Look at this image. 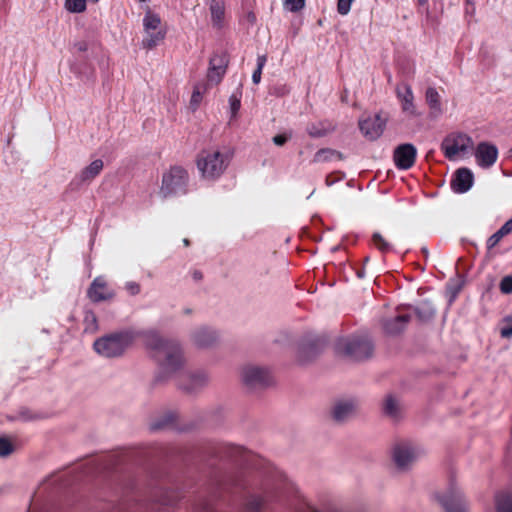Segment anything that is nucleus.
<instances>
[{
    "instance_id": "obj_51",
    "label": "nucleus",
    "mask_w": 512,
    "mask_h": 512,
    "mask_svg": "<svg viewBox=\"0 0 512 512\" xmlns=\"http://www.w3.org/2000/svg\"><path fill=\"white\" fill-rule=\"evenodd\" d=\"M364 275H365V272H364V270H363V269H361V270L357 271V276H358V278H360V279H361V278H363V277H364Z\"/></svg>"
},
{
    "instance_id": "obj_9",
    "label": "nucleus",
    "mask_w": 512,
    "mask_h": 512,
    "mask_svg": "<svg viewBox=\"0 0 512 512\" xmlns=\"http://www.w3.org/2000/svg\"><path fill=\"white\" fill-rule=\"evenodd\" d=\"M243 383L250 389L264 388L272 384V375L268 368L256 365L245 366L241 371Z\"/></svg>"
},
{
    "instance_id": "obj_21",
    "label": "nucleus",
    "mask_w": 512,
    "mask_h": 512,
    "mask_svg": "<svg viewBox=\"0 0 512 512\" xmlns=\"http://www.w3.org/2000/svg\"><path fill=\"white\" fill-rule=\"evenodd\" d=\"M411 317L408 314H399L393 318L384 319L382 321V328L385 334L389 336H396L404 331Z\"/></svg>"
},
{
    "instance_id": "obj_12",
    "label": "nucleus",
    "mask_w": 512,
    "mask_h": 512,
    "mask_svg": "<svg viewBox=\"0 0 512 512\" xmlns=\"http://www.w3.org/2000/svg\"><path fill=\"white\" fill-rule=\"evenodd\" d=\"M357 403L353 399H339L335 401L330 410L332 420L338 424L347 422L355 416Z\"/></svg>"
},
{
    "instance_id": "obj_35",
    "label": "nucleus",
    "mask_w": 512,
    "mask_h": 512,
    "mask_svg": "<svg viewBox=\"0 0 512 512\" xmlns=\"http://www.w3.org/2000/svg\"><path fill=\"white\" fill-rule=\"evenodd\" d=\"M266 61H267L266 55H259L257 57V68L254 70V72L252 74V81L254 84L260 83L262 70L266 64Z\"/></svg>"
},
{
    "instance_id": "obj_25",
    "label": "nucleus",
    "mask_w": 512,
    "mask_h": 512,
    "mask_svg": "<svg viewBox=\"0 0 512 512\" xmlns=\"http://www.w3.org/2000/svg\"><path fill=\"white\" fill-rule=\"evenodd\" d=\"M209 10L211 14V22L213 27L220 29L223 27L225 18V2L224 0H210Z\"/></svg>"
},
{
    "instance_id": "obj_39",
    "label": "nucleus",
    "mask_w": 512,
    "mask_h": 512,
    "mask_svg": "<svg viewBox=\"0 0 512 512\" xmlns=\"http://www.w3.org/2000/svg\"><path fill=\"white\" fill-rule=\"evenodd\" d=\"M305 5V0H285L284 6L291 12L301 10Z\"/></svg>"
},
{
    "instance_id": "obj_55",
    "label": "nucleus",
    "mask_w": 512,
    "mask_h": 512,
    "mask_svg": "<svg viewBox=\"0 0 512 512\" xmlns=\"http://www.w3.org/2000/svg\"><path fill=\"white\" fill-rule=\"evenodd\" d=\"M140 2H145L146 0H139Z\"/></svg>"
},
{
    "instance_id": "obj_13",
    "label": "nucleus",
    "mask_w": 512,
    "mask_h": 512,
    "mask_svg": "<svg viewBox=\"0 0 512 512\" xmlns=\"http://www.w3.org/2000/svg\"><path fill=\"white\" fill-rule=\"evenodd\" d=\"M417 150L413 144L405 143L397 146L393 153L394 163L397 168L407 170L416 160Z\"/></svg>"
},
{
    "instance_id": "obj_32",
    "label": "nucleus",
    "mask_w": 512,
    "mask_h": 512,
    "mask_svg": "<svg viewBox=\"0 0 512 512\" xmlns=\"http://www.w3.org/2000/svg\"><path fill=\"white\" fill-rule=\"evenodd\" d=\"M264 499L259 496H251L246 504V512H260L264 507Z\"/></svg>"
},
{
    "instance_id": "obj_29",
    "label": "nucleus",
    "mask_w": 512,
    "mask_h": 512,
    "mask_svg": "<svg viewBox=\"0 0 512 512\" xmlns=\"http://www.w3.org/2000/svg\"><path fill=\"white\" fill-rule=\"evenodd\" d=\"M512 232V218L505 222V224L496 231L493 235H491L487 240V249L491 250L494 248L501 239Z\"/></svg>"
},
{
    "instance_id": "obj_47",
    "label": "nucleus",
    "mask_w": 512,
    "mask_h": 512,
    "mask_svg": "<svg viewBox=\"0 0 512 512\" xmlns=\"http://www.w3.org/2000/svg\"><path fill=\"white\" fill-rule=\"evenodd\" d=\"M74 48L78 52H85L88 49V43L86 41H84V40L77 41V42L74 43Z\"/></svg>"
},
{
    "instance_id": "obj_33",
    "label": "nucleus",
    "mask_w": 512,
    "mask_h": 512,
    "mask_svg": "<svg viewBox=\"0 0 512 512\" xmlns=\"http://www.w3.org/2000/svg\"><path fill=\"white\" fill-rule=\"evenodd\" d=\"M85 331L93 333L97 330V317L94 312L86 311L84 316Z\"/></svg>"
},
{
    "instance_id": "obj_19",
    "label": "nucleus",
    "mask_w": 512,
    "mask_h": 512,
    "mask_svg": "<svg viewBox=\"0 0 512 512\" xmlns=\"http://www.w3.org/2000/svg\"><path fill=\"white\" fill-rule=\"evenodd\" d=\"M228 65V59L225 54H215L210 58L209 69L207 78L210 82L218 84L224 74Z\"/></svg>"
},
{
    "instance_id": "obj_40",
    "label": "nucleus",
    "mask_w": 512,
    "mask_h": 512,
    "mask_svg": "<svg viewBox=\"0 0 512 512\" xmlns=\"http://www.w3.org/2000/svg\"><path fill=\"white\" fill-rule=\"evenodd\" d=\"M354 0H338L337 11L341 15H347Z\"/></svg>"
},
{
    "instance_id": "obj_42",
    "label": "nucleus",
    "mask_w": 512,
    "mask_h": 512,
    "mask_svg": "<svg viewBox=\"0 0 512 512\" xmlns=\"http://www.w3.org/2000/svg\"><path fill=\"white\" fill-rule=\"evenodd\" d=\"M500 334L503 338L512 337V317L504 320V326L501 328Z\"/></svg>"
},
{
    "instance_id": "obj_26",
    "label": "nucleus",
    "mask_w": 512,
    "mask_h": 512,
    "mask_svg": "<svg viewBox=\"0 0 512 512\" xmlns=\"http://www.w3.org/2000/svg\"><path fill=\"white\" fill-rule=\"evenodd\" d=\"M334 129L335 127L329 121L310 123L306 127L307 133L313 138L326 136L330 132L334 131Z\"/></svg>"
},
{
    "instance_id": "obj_54",
    "label": "nucleus",
    "mask_w": 512,
    "mask_h": 512,
    "mask_svg": "<svg viewBox=\"0 0 512 512\" xmlns=\"http://www.w3.org/2000/svg\"><path fill=\"white\" fill-rule=\"evenodd\" d=\"M422 251H423V253H425V254H427V253H428V251H427V249H426V248H423V249H422Z\"/></svg>"
},
{
    "instance_id": "obj_52",
    "label": "nucleus",
    "mask_w": 512,
    "mask_h": 512,
    "mask_svg": "<svg viewBox=\"0 0 512 512\" xmlns=\"http://www.w3.org/2000/svg\"><path fill=\"white\" fill-rule=\"evenodd\" d=\"M428 0H418L419 4L420 5H424L427 3Z\"/></svg>"
},
{
    "instance_id": "obj_3",
    "label": "nucleus",
    "mask_w": 512,
    "mask_h": 512,
    "mask_svg": "<svg viewBox=\"0 0 512 512\" xmlns=\"http://www.w3.org/2000/svg\"><path fill=\"white\" fill-rule=\"evenodd\" d=\"M132 337L127 332L112 333L98 338L94 344V350L106 358L121 356L131 344Z\"/></svg>"
},
{
    "instance_id": "obj_17",
    "label": "nucleus",
    "mask_w": 512,
    "mask_h": 512,
    "mask_svg": "<svg viewBox=\"0 0 512 512\" xmlns=\"http://www.w3.org/2000/svg\"><path fill=\"white\" fill-rule=\"evenodd\" d=\"M475 158L477 164L482 168H489L497 160L498 149L494 144L480 142L475 149Z\"/></svg>"
},
{
    "instance_id": "obj_27",
    "label": "nucleus",
    "mask_w": 512,
    "mask_h": 512,
    "mask_svg": "<svg viewBox=\"0 0 512 512\" xmlns=\"http://www.w3.org/2000/svg\"><path fill=\"white\" fill-rule=\"evenodd\" d=\"M383 411L385 415L392 419H398L401 415V406L399 401L392 395L386 396L383 403Z\"/></svg>"
},
{
    "instance_id": "obj_6",
    "label": "nucleus",
    "mask_w": 512,
    "mask_h": 512,
    "mask_svg": "<svg viewBox=\"0 0 512 512\" xmlns=\"http://www.w3.org/2000/svg\"><path fill=\"white\" fill-rule=\"evenodd\" d=\"M433 497L445 512H467L465 497L453 480L445 489L436 491Z\"/></svg>"
},
{
    "instance_id": "obj_10",
    "label": "nucleus",
    "mask_w": 512,
    "mask_h": 512,
    "mask_svg": "<svg viewBox=\"0 0 512 512\" xmlns=\"http://www.w3.org/2000/svg\"><path fill=\"white\" fill-rule=\"evenodd\" d=\"M473 148V140L464 133L451 134L447 136L442 144L441 149L444 155L452 160L460 153H465Z\"/></svg>"
},
{
    "instance_id": "obj_14",
    "label": "nucleus",
    "mask_w": 512,
    "mask_h": 512,
    "mask_svg": "<svg viewBox=\"0 0 512 512\" xmlns=\"http://www.w3.org/2000/svg\"><path fill=\"white\" fill-rule=\"evenodd\" d=\"M87 295L92 302L99 303L113 299L115 292L109 288L104 277L98 276L90 284Z\"/></svg>"
},
{
    "instance_id": "obj_41",
    "label": "nucleus",
    "mask_w": 512,
    "mask_h": 512,
    "mask_svg": "<svg viewBox=\"0 0 512 512\" xmlns=\"http://www.w3.org/2000/svg\"><path fill=\"white\" fill-rule=\"evenodd\" d=\"M500 291L503 294L512 293V276H505L500 282Z\"/></svg>"
},
{
    "instance_id": "obj_31",
    "label": "nucleus",
    "mask_w": 512,
    "mask_h": 512,
    "mask_svg": "<svg viewBox=\"0 0 512 512\" xmlns=\"http://www.w3.org/2000/svg\"><path fill=\"white\" fill-rule=\"evenodd\" d=\"M372 242L374 246L383 253L392 250V245L378 232L372 235Z\"/></svg>"
},
{
    "instance_id": "obj_57",
    "label": "nucleus",
    "mask_w": 512,
    "mask_h": 512,
    "mask_svg": "<svg viewBox=\"0 0 512 512\" xmlns=\"http://www.w3.org/2000/svg\"><path fill=\"white\" fill-rule=\"evenodd\" d=\"M511 152H512V147H511Z\"/></svg>"
},
{
    "instance_id": "obj_56",
    "label": "nucleus",
    "mask_w": 512,
    "mask_h": 512,
    "mask_svg": "<svg viewBox=\"0 0 512 512\" xmlns=\"http://www.w3.org/2000/svg\"><path fill=\"white\" fill-rule=\"evenodd\" d=\"M468 2H471V0H467Z\"/></svg>"
},
{
    "instance_id": "obj_8",
    "label": "nucleus",
    "mask_w": 512,
    "mask_h": 512,
    "mask_svg": "<svg viewBox=\"0 0 512 512\" xmlns=\"http://www.w3.org/2000/svg\"><path fill=\"white\" fill-rule=\"evenodd\" d=\"M419 455L418 447L408 441L398 442L392 448V461L397 470L402 472L409 470Z\"/></svg>"
},
{
    "instance_id": "obj_7",
    "label": "nucleus",
    "mask_w": 512,
    "mask_h": 512,
    "mask_svg": "<svg viewBox=\"0 0 512 512\" xmlns=\"http://www.w3.org/2000/svg\"><path fill=\"white\" fill-rule=\"evenodd\" d=\"M143 28L146 36L142 40V47L153 49L161 43L166 36V30L161 28V18L158 14L148 10L143 18Z\"/></svg>"
},
{
    "instance_id": "obj_46",
    "label": "nucleus",
    "mask_w": 512,
    "mask_h": 512,
    "mask_svg": "<svg viewBox=\"0 0 512 512\" xmlns=\"http://www.w3.org/2000/svg\"><path fill=\"white\" fill-rule=\"evenodd\" d=\"M229 102L231 110L235 114L240 108V100L235 95H232L229 99Z\"/></svg>"
},
{
    "instance_id": "obj_53",
    "label": "nucleus",
    "mask_w": 512,
    "mask_h": 512,
    "mask_svg": "<svg viewBox=\"0 0 512 512\" xmlns=\"http://www.w3.org/2000/svg\"><path fill=\"white\" fill-rule=\"evenodd\" d=\"M183 243H184V245H185V246H189V244H190V242H189V240H188V239H184V240H183Z\"/></svg>"
},
{
    "instance_id": "obj_15",
    "label": "nucleus",
    "mask_w": 512,
    "mask_h": 512,
    "mask_svg": "<svg viewBox=\"0 0 512 512\" xmlns=\"http://www.w3.org/2000/svg\"><path fill=\"white\" fill-rule=\"evenodd\" d=\"M385 125V119L379 114L369 116L359 121V128L362 134L370 140L378 139L382 135Z\"/></svg>"
},
{
    "instance_id": "obj_44",
    "label": "nucleus",
    "mask_w": 512,
    "mask_h": 512,
    "mask_svg": "<svg viewBox=\"0 0 512 512\" xmlns=\"http://www.w3.org/2000/svg\"><path fill=\"white\" fill-rule=\"evenodd\" d=\"M201 99H202V92H201L200 88L198 86H196L193 91V94L191 96L190 103L194 108H196L199 105Z\"/></svg>"
},
{
    "instance_id": "obj_5",
    "label": "nucleus",
    "mask_w": 512,
    "mask_h": 512,
    "mask_svg": "<svg viewBox=\"0 0 512 512\" xmlns=\"http://www.w3.org/2000/svg\"><path fill=\"white\" fill-rule=\"evenodd\" d=\"M189 174L181 166H172L162 176L160 194L164 198L184 195L188 191Z\"/></svg>"
},
{
    "instance_id": "obj_49",
    "label": "nucleus",
    "mask_w": 512,
    "mask_h": 512,
    "mask_svg": "<svg viewBox=\"0 0 512 512\" xmlns=\"http://www.w3.org/2000/svg\"><path fill=\"white\" fill-rule=\"evenodd\" d=\"M325 182L327 186H331L334 184L335 180H333L330 176H327Z\"/></svg>"
},
{
    "instance_id": "obj_22",
    "label": "nucleus",
    "mask_w": 512,
    "mask_h": 512,
    "mask_svg": "<svg viewBox=\"0 0 512 512\" xmlns=\"http://www.w3.org/2000/svg\"><path fill=\"white\" fill-rule=\"evenodd\" d=\"M192 340L199 348H209L217 342L218 335L216 331L210 328L200 327L193 332Z\"/></svg>"
},
{
    "instance_id": "obj_11",
    "label": "nucleus",
    "mask_w": 512,
    "mask_h": 512,
    "mask_svg": "<svg viewBox=\"0 0 512 512\" xmlns=\"http://www.w3.org/2000/svg\"><path fill=\"white\" fill-rule=\"evenodd\" d=\"M325 340L317 335H306L299 344L297 359L301 364L313 360L322 351Z\"/></svg>"
},
{
    "instance_id": "obj_2",
    "label": "nucleus",
    "mask_w": 512,
    "mask_h": 512,
    "mask_svg": "<svg viewBox=\"0 0 512 512\" xmlns=\"http://www.w3.org/2000/svg\"><path fill=\"white\" fill-rule=\"evenodd\" d=\"M230 161L228 152L216 148L203 149L197 155L196 166L202 179L216 181L224 174Z\"/></svg>"
},
{
    "instance_id": "obj_30",
    "label": "nucleus",
    "mask_w": 512,
    "mask_h": 512,
    "mask_svg": "<svg viewBox=\"0 0 512 512\" xmlns=\"http://www.w3.org/2000/svg\"><path fill=\"white\" fill-rule=\"evenodd\" d=\"M415 313L420 321L427 322L435 316L436 310L430 302L423 301L415 308Z\"/></svg>"
},
{
    "instance_id": "obj_48",
    "label": "nucleus",
    "mask_w": 512,
    "mask_h": 512,
    "mask_svg": "<svg viewBox=\"0 0 512 512\" xmlns=\"http://www.w3.org/2000/svg\"><path fill=\"white\" fill-rule=\"evenodd\" d=\"M246 20L249 22L250 25H254L256 23V15L254 12L252 11H249L246 16H245Z\"/></svg>"
},
{
    "instance_id": "obj_50",
    "label": "nucleus",
    "mask_w": 512,
    "mask_h": 512,
    "mask_svg": "<svg viewBox=\"0 0 512 512\" xmlns=\"http://www.w3.org/2000/svg\"><path fill=\"white\" fill-rule=\"evenodd\" d=\"M193 277H194V279H196V280H200V279L202 278V273H201V272H199V271H195V272L193 273Z\"/></svg>"
},
{
    "instance_id": "obj_20",
    "label": "nucleus",
    "mask_w": 512,
    "mask_h": 512,
    "mask_svg": "<svg viewBox=\"0 0 512 512\" xmlns=\"http://www.w3.org/2000/svg\"><path fill=\"white\" fill-rule=\"evenodd\" d=\"M396 94L401 102L402 110L411 116H417L416 107L414 105V95L411 86L407 83H401L397 85Z\"/></svg>"
},
{
    "instance_id": "obj_4",
    "label": "nucleus",
    "mask_w": 512,
    "mask_h": 512,
    "mask_svg": "<svg viewBox=\"0 0 512 512\" xmlns=\"http://www.w3.org/2000/svg\"><path fill=\"white\" fill-rule=\"evenodd\" d=\"M373 348L372 341L367 335L343 338L336 344L338 353L356 361L369 358L373 353Z\"/></svg>"
},
{
    "instance_id": "obj_43",
    "label": "nucleus",
    "mask_w": 512,
    "mask_h": 512,
    "mask_svg": "<svg viewBox=\"0 0 512 512\" xmlns=\"http://www.w3.org/2000/svg\"><path fill=\"white\" fill-rule=\"evenodd\" d=\"M126 291L132 295L135 296L140 293V284L135 281H129L125 284Z\"/></svg>"
},
{
    "instance_id": "obj_37",
    "label": "nucleus",
    "mask_w": 512,
    "mask_h": 512,
    "mask_svg": "<svg viewBox=\"0 0 512 512\" xmlns=\"http://www.w3.org/2000/svg\"><path fill=\"white\" fill-rule=\"evenodd\" d=\"M173 422H174L173 415L168 414V415H165L163 418L152 422L150 427L152 430L165 429V428L169 427Z\"/></svg>"
},
{
    "instance_id": "obj_18",
    "label": "nucleus",
    "mask_w": 512,
    "mask_h": 512,
    "mask_svg": "<svg viewBox=\"0 0 512 512\" xmlns=\"http://www.w3.org/2000/svg\"><path fill=\"white\" fill-rule=\"evenodd\" d=\"M474 182V175L468 168H459L453 174L450 186L453 192L462 194L469 191Z\"/></svg>"
},
{
    "instance_id": "obj_34",
    "label": "nucleus",
    "mask_w": 512,
    "mask_h": 512,
    "mask_svg": "<svg viewBox=\"0 0 512 512\" xmlns=\"http://www.w3.org/2000/svg\"><path fill=\"white\" fill-rule=\"evenodd\" d=\"M497 512H512V499L508 496H497Z\"/></svg>"
},
{
    "instance_id": "obj_36",
    "label": "nucleus",
    "mask_w": 512,
    "mask_h": 512,
    "mask_svg": "<svg viewBox=\"0 0 512 512\" xmlns=\"http://www.w3.org/2000/svg\"><path fill=\"white\" fill-rule=\"evenodd\" d=\"M65 8L72 13H80L86 9L85 0H66Z\"/></svg>"
},
{
    "instance_id": "obj_1",
    "label": "nucleus",
    "mask_w": 512,
    "mask_h": 512,
    "mask_svg": "<svg viewBox=\"0 0 512 512\" xmlns=\"http://www.w3.org/2000/svg\"><path fill=\"white\" fill-rule=\"evenodd\" d=\"M142 339L159 365L157 381L167 380L183 366L182 349L175 339L163 337L155 330L143 332Z\"/></svg>"
},
{
    "instance_id": "obj_16",
    "label": "nucleus",
    "mask_w": 512,
    "mask_h": 512,
    "mask_svg": "<svg viewBox=\"0 0 512 512\" xmlns=\"http://www.w3.org/2000/svg\"><path fill=\"white\" fill-rule=\"evenodd\" d=\"M208 382V375L203 371H199L182 375L179 381V386L188 393H196L204 388Z\"/></svg>"
},
{
    "instance_id": "obj_38",
    "label": "nucleus",
    "mask_w": 512,
    "mask_h": 512,
    "mask_svg": "<svg viewBox=\"0 0 512 512\" xmlns=\"http://www.w3.org/2000/svg\"><path fill=\"white\" fill-rule=\"evenodd\" d=\"M14 451V446L7 438L0 437V457H7Z\"/></svg>"
},
{
    "instance_id": "obj_23",
    "label": "nucleus",
    "mask_w": 512,
    "mask_h": 512,
    "mask_svg": "<svg viewBox=\"0 0 512 512\" xmlns=\"http://www.w3.org/2000/svg\"><path fill=\"white\" fill-rule=\"evenodd\" d=\"M425 100L429 107V117L437 119L443 114L441 96L434 87H428L425 92Z\"/></svg>"
},
{
    "instance_id": "obj_28",
    "label": "nucleus",
    "mask_w": 512,
    "mask_h": 512,
    "mask_svg": "<svg viewBox=\"0 0 512 512\" xmlns=\"http://www.w3.org/2000/svg\"><path fill=\"white\" fill-rule=\"evenodd\" d=\"M342 159H343V155L341 152L336 151L331 148H323V149L318 150L315 153V155L313 157V162L314 163H323V162H328V161H332V160H342Z\"/></svg>"
},
{
    "instance_id": "obj_45",
    "label": "nucleus",
    "mask_w": 512,
    "mask_h": 512,
    "mask_svg": "<svg viewBox=\"0 0 512 512\" xmlns=\"http://www.w3.org/2000/svg\"><path fill=\"white\" fill-rule=\"evenodd\" d=\"M290 138L291 134H278L273 137L272 141L277 146H283Z\"/></svg>"
},
{
    "instance_id": "obj_24",
    "label": "nucleus",
    "mask_w": 512,
    "mask_h": 512,
    "mask_svg": "<svg viewBox=\"0 0 512 512\" xmlns=\"http://www.w3.org/2000/svg\"><path fill=\"white\" fill-rule=\"evenodd\" d=\"M103 167V161L101 159H96L81 170V172L76 176L75 181H78L79 184L89 183L101 173Z\"/></svg>"
}]
</instances>
